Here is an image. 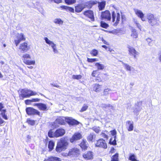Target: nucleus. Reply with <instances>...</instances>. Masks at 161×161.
<instances>
[{"mask_svg":"<svg viewBox=\"0 0 161 161\" xmlns=\"http://www.w3.org/2000/svg\"><path fill=\"white\" fill-rule=\"evenodd\" d=\"M69 143L67 141V137L61 138L57 143L56 150L57 152H61L66 150L68 146Z\"/></svg>","mask_w":161,"mask_h":161,"instance_id":"obj_1","label":"nucleus"},{"mask_svg":"<svg viewBox=\"0 0 161 161\" xmlns=\"http://www.w3.org/2000/svg\"><path fill=\"white\" fill-rule=\"evenodd\" d=\"M37 93L28 89H22L21 91L20 96L24 98H28L31 96H35Z\"/></svg>","mask_w":161,"mask_h":161,"instance_id":"obj_2","label":"nucleus"},{"mask_svg":"<svg viewBox=\"0 0 161 161\" xmlns=\"http://www.w3.org/2000/svg\"><path fill=\"white\" fill-rule=\"evenodd\" d=\"M22 60L23 62L27 65H34L36 64V61L35 60H30L28 59H30L31 57L30 55L27 53H25L22 55Z\"/></svg>","mask_w":161,"mask_h":161,"instance_id":"obj_3","label":"nucleus"},{"mask_svg":"<svg viewBox=\"0 0 161 161\" xmlns=\"http://www.w3.org/2000/svg\"><path fill=\"white\" fill-rule=\"evenodd\" d=\"M65 121L67 122V117H59L55 121L52 123V125L53 127L56 128L58 126V125L64 124Z\"/></svg>","mask_w":161,"mask_h":161,"instance_id":"obj_4","label":"nucleus"},{"mask_svg":"<svg viewBox=\"0 0 161 161\" xmlns=\"http://www.w3.org/2000/svg\"><path fill=\"white\" fill-rule=\"evenodd\" d=\"M26 111L28 115H37L40 117H41L42 115L39 111L31 107L26 108Z\"/></svg>","mask_w":161,"mask_h":161,"instance_id":"obj_5","label":"nucleus"},{"mask_svg":"<svg viewBox=\"0 0 161 161\" xmlns=\"http://www.w3.org/2000/svg\"><path fill=\"white\" fill-rule=\"evenodd\" d=\"M45 42L46 43L48 44L49 46H51L52 48L53 52L55 53H58V51L57 49V46L53 41H50L47 37H45L44 38Z\"/></svg>","mask_w":161,"mask_h":161,"instance_id":"obj_6","label":"nucleus"},{"mask_svg":"<svg viewBox=\"0 0 161 161\" xmlns=\"http://www.w3.org/2000/svg\"><path fill=\"white\" fill-rule=\"evenodd\" d=\"M112 22H114L115 25H117L120 21V14L116 12L113 11L112 13Z\"/></svg>","mask_w":161,"mask_h":161,"instance_id":"obj_7","label":"nucleus"},{"mask_svg":"<svg viewBox=\"0 0 161 161\" xmlns=\"http://www.w3.org/2000/svg\"><path fill=\"white\" fill-rule=\"evenodd\" d=\"M96 147L106 149L107 148V145L105 140L103 139H100L96 141L95 143Z\"/></svg>","mask_w":161,"mask_h":161,"instance_id":"obj_8","label":"nucleus"},{"mask_svg":"<svg viewBox=\"0 0 161 161\" xmlns=\"http://www.w3.org/2000/svg\"><path fill=\"white\" fill-rule=\"evenodd\" d=\"M25 38L24 37L23 33L18 34L16 35V37L14 39V42L16 45L17 46L21 41H25Z\"/></svg>","mask_w":161,"mask_h":161,"instance_id":"obj_9","label":"nucleus"},{"mask_svg":"<svg viewBox=\"0 0 161 161\" xmlns=\"http://www.w3.org/2000/svg\"><path fill=\"white\" fill-rule=\"evenodd\" d=\"M134 10L135 14L140 18L142 21H145V19L144 18V14L141 10L138 9H134Z\"/></svg>","mask_w":161,"mask_h":161,"instance_id":"obj_10","label":"nucleus"},{"mask_svg":"<svg viewBox=\"0 0 161 161\" xmlns=\"http://www.w3.org/2000/svg\"><path fill=\"white\" fill-rule=\"evenodd\" d=\"M102 19L109 20L111 19V14L108 10H106L102 13L101 15Z\"/></svg>","mask_w":161,"mask_h":161,"instance_id":"obj_11","label":"nucleus"},{"mask_svg":"<svg viewBox=\"0 0 161 161\" xmlns=\"http://www.w3.org/2000/svg\"><path fill=\"white\" fill-rule=\"evenodd\" d=\"M82 137L81 134L79 133L74 134L72 137L70 139V141L71 143H73L76 141L79 140Z\"/></svg>","mask_w":161,"mask_h":161,"instance_id":"obj_12","label":"nucleus"},{"mask_svg":"<svg viewBox=\"0 0 161 161\" xmlns=\"http://www.w3.org/2000/svg\"><path fill=\"white\" fill-rule=\"evenodd\" d=\"M69 154L72 156H77L80 154L79 150L77 148H74L69 151Z\"/></svg>","mask_w":161,"mask_h":161,"instance_id":"obj_13","label":"nucleus"},{"mask_svg":"<svg viewBox=\"0 0 161 161\" xmlns=\"http://www.w3.org/2000/svg\"><path fill=\"white\" fill-rule=\"evenodd\" d=\"M65 134L64 130L62 128H59L54 132V136L56 137H58L63 136Z\"/></svg>","mask_w":161,"mask_h":161,"instance_id":"obj_14","label":"nucleus"},{"mask_svg":"<svg viewBox=\"0 0 161 161\" xmlns=\"http://www.w3.org/2000/svg\"><path fill=\"white\" fill-rule=\"evenodd\" d=\"M127 47L128 48L129 54L130 55L133 56L135 58L136 55L137 54V52L133 47H131L129 45H128Z\"/></svg>","mask_w":161,"mask_h":161,"instance_id":"obj_15","label":"nucleus"},{"mask_svg":"<svg viewBox=\"0 0 161 161\" xmlns=\"http://www.w3.org/2000/svg\"><path fill=\"white\" fill-rule=\"evenodd\" d=\"M142 103L141 102H137L135 105L134 108V111L137 113L140 111L142 108Z\"/></svg>","mask_w":161,"mask_h":161,"instance_id":"obj_16","label":"nucleus"},{"mask_svg":"<svg viewBox=\"0 0 161 161\" xmlns=\"http://www.w3.org/2000/svg\"><path fill=\"white\" fill-rule=\"evenodd\" d=\"M122 64L123 65L124 68L127 71H130V73L131 72L133 73L135 71L134 68L128 64L125 63L123 62H122Z\"/></svg>","mask_w":161,"mask_h":161,"instance_id":"obj_17","label":"nucleus"},{"mask_svg":"<svg viewBox=\"0 0 161 161\" xmlns=\"http://www.w3.org/2000/svg\"><path fill=\"white\" fill-rule=\"evenodd\" d=\"M67 122L70 125H77L79 124V122L76 120L72 119V118L67 117Z\"/></svg>","mask_w":161,"mask_h":161,"instance_id":"obj_18","label":"nucleus"},{"mask_svg":"<svg viewBox=\"0 0 161 161\" xmlns=\"http://www.w3.org/2000/svg\"><path fill=\"white\" fill-rule=\"evenodd\" d=\"M84 14L89 18L92 21L94 20V17L93 12L91 10H89L85 11L84 13Z\"/></svg>","mask_w":161,"mask_h":161,"instance_id":"obj_19","label":"nucleus"},{"mask_svg":"<svg viewBox=\"0 0 161 161\" xmlns=\"http://www.w3.org/2000/svg\"><path fill=\"white\" fill-rule=\"evenodd\" d=\"M126 125L128 130L132 131L133 130V122L132 121H127L126 122Z\"/></svg>","mask_w":161,"mask_h":161,"instance_id":"obj_20","label":"nucleus"},{"mask_svg":"<svg viewBox=\"0 0 161 161\" xmlns=\"http://www.w3.org/2000/svg\"><path fill=\"white\" fill-rule=\"evenodd\" d=\"M84 158L86 159H91L93 158V153L92 152L89 151L85 153L83 155Z\"/></svg>","mask_w":161,"mask_h":161,"instance_id":"obj_21","label":"nucleus"},{"mask_svg":"<svg viewBox=\"0 0 161 161\" xmlns=\"http://www.w3.org/2000/svg\"><path fill=\"white\" fill-rule=\"evenodd\" d=\"M19 48L24 52H26L28 50L27 43L24 42L21 43L20 45Z\"/></svg>","mask_w":161,"mask_h":161,"instance_id":"obj_22","label":"nucleus"},{"mask_svg":"<svg viewBox=\"0 0 161 161\" xmlns=\"http://www.w3.org/2000/svg\"><path fill=\"white\" fill-rule=\"evenodd\" d=\"M148 23L151 26H152L159 24L158 20L156 17L153 19L150 20Z\"/></svg>","mask_w":161,"mask_h":161,"instance_id":"obj_23","label":"nucleus"},{"mask_svg":"<svg viewBox=\"0 0 161 161\" xmlns=\"http://www.w3.org/2000/svg\"><path fill=\"white\" fill-rule=\"evenodd\" d=\"M130 36L133 39H136L138 37V34L136 30L132 28L131 30Z\"/></svg>","mask_w":161,"mask_h":161,"instance_id":"obj_24","label":"nucleus"},{"mask_svg":"<svg viewBox=\"0 0 161 161\" xmlns=\"http://www.w3.org/2000/svg\"><path fill=\"white\" fill-rule=\"evenodd\" d=\"M38 108L39 109L42 111L47 110L48 109L46 104L42 103H39L38 104Z\"/></svg>","mask_w":161,"mask_h":161,"instance_id":"obj_25","label":"nucleus"},{"mask_svg":"<svg viewBox=\"0 0 161 161\" xmlns=\"http://www.w3.org/2000/svg\"><path fill=\"white\" fill-rule=\"evenodd\" d=\"M44 161H61L60 159L56 157H50L47 159H45Z\"/></svg>","mask_w":161,"mask_h":161,"instance_id":"obj_26","label":"nucleus"},{"mask_svg":"<svg viewBox=\"0 0 161 161\" xmlns=\"http://www.w3.org/2000/svg\"><path fill=\"white\" fill-rule=\"evenodd\" d=\"M86 141L83 140L80 144V147L83 149L84 150L87 149L88 147V144Z\"/></svg>","mask_w":161,"mask_h":161,"instance_id":"obj_27","label":"nucleus"},{"mask_svg":"<svg viewBox=\"0 0 161 161\" xmlns=\"http://www.w3.org/2000/svg\"><path fill=\"white\" fill-rule=\"evenodd\" d=\"M84 7L83 5L80 4L75 7V10L77 12H80L84 8Z\"/></svg>","mask_w":161,"mask_h":161,"instance_id":"obj_28","label":"nucleus"},{"mask_svg":"<svg viewBox=\"0 0 161 161\" xmlns=\"http://www.w3.org/2000/svg\"><path fill=\"white\" fill-rule=\"evenodd\" d=\"M53 22L56 24H58L59 25H62L64 21L61 19L60 18H56L54 19Z\"/></svg>","mask_w":161,"mask_h":161,"instance_id":"obj_29","label":"nucleus"},{"mask_svg":"<svg viewBox=\"0 0 161 161\" xmlns=\"http://www.w3.org/2000/svg\"><path fill=\"white\" fill-rule=\"evenodd\" d=\"M97 1H89L87 3H86V5L88 7V8H90L93 5L97 4Z\"/></svg>","mask_w":161,"mask_h":161,"instance_id":"obj_30","label":"nucleus"},{"mask_svg":"<svg viewBox=\"0 0 161 161\" xmlns=\"http://www.w3.org/2000/svg\"><path fill=\"white\" fill-rule=\"evenodd\" d=\"M101 86L95 84L93 87V90L96 92H99L101 90Z\"/></svg>","mask_w":161,"mask_h":161,"instance_id":"obj_31","label":"nucleus"},{"mask_svg":"<svg viewBox=\"0 0 161 161\" xmlns=\"http://www.w3.org/2000/svg\"><path fill=\"white\" fill-rule=\"evenodd\" d=\"M54 145L55 142L53 141H50L49 142L48 148L49 149V151H51L53 149Z\"/></svg>","mask_w":161,"mask_h":161,"instance_id":"obj_32","label":"nucleus"},{"mask_svg":"<svg viewBox=\"0 0 161 161\" xmlns=\"http://www.w3.org/2000/svg\"><path fill=\"white\" fill-rule=\"evenodd\" d=\"M147 17L148 22L155 17L154 15L151 13L148 14L147 15Z\"/></svg>","mask_w":161,"mask_h":161,"instance_id":"obj_33","label":"nucleus"},{"mask_svg":"<svg viewBox=\"0 0 161 161\" xmlns=\"http://www.w3.org/2000/svg\"><path fill=\"white\" fill-rule=\"evenodd\" d=\"M105 2L98 3V8L100 10H102L105 7Z\"/></svg>","mask_w":161,"mask_h":161,"instance_id":"obj_34","label":"nucleus"},{"mask_svg":"<svg viewBox=\"0 0 161 161\" xmlns=\"http://www.w3.org/2000/svg\"><path fill=\"white\" fill-rule=\"evenodd\" d=\"M95 65L98 70H103L104 68V66L103 64L98 63H96L95 64Z\"/></svg>","mask_w":161,"mask_h":161,"instance_id":"obj_35","label":"nucleus"},{"mask_svg":"<svg viewBox=\"0 0 161 161\" xmlns=\"http://www.w3.org/2000/svg\"><path fill=\"white\" fill-rule=\"evenodd\" d=\"M95 138V135L93 133H91L87 137L88 141L92 142V140Z\"/></svg>","mask_w":161,"mask_h":161,"instance_id":"obj_36","label":"nucleus"},{"mask_svg":"<svg viewBox=\"0 0 161 161\" xmlns=\"http://www.w3.org/2000/svg\"><path fill=\"white\" fill-rule=\"evenodd\" d=\"M129 159V160H131V161H137L136 160V156L134 154H130Z\"/></svg>","mask_w":161,"mask_h":161,"instance_id":"obj_37","label":"nucleus"},{"mask_svg":"<svg viewBox=\"0 0 161 161\" xmlns=\"http://www.w3.org/2000/svg\"><path fill=\"white\" fill-rule=\"evenodd\" d=\"M90 53L92 56H96L98 55V51L97 50L94 49L92 50Z\"/></svg>","mask_w":161,"mask_h":161,"instance_id":"obj_38","label":"nucleus"},{"mask_svg":"<svg viewBox=\"0 0 161 161\" xmlns=\"http://www.w3.org/2000/svg\"><path fill=\"white\" fill-rule=\"evenodd\" d=\"M76 2V0H65V3L68 4L75 3Z\"/></svg>","mask_w":161,"mask_h":161,"instance_id":"obj_39","label":"nucleus"},{"mask_svg":"<svg viewBox=\"0 0 161 161\" xmlns=\"http://www.w3.org/2000/svg\"><path fill=\"white\" fill-rule=\"evenodd\" d=\"M88 108V106L86 104H84L82 106L81 109L80 110V112H82L86 111Z\"/></svg>","mask_w":161,"mask_h":161,"instance_id":"obj_40","label":"nucleus"},{"mask_svg":"<svg viewBox=\"0 0 161 161\" xmlns=\"http://www.w3.org/2000/svg\"><path fill=\"white\" fill-rule=\"evenodd\" d=\"M118 154L114 155L112 158L111 161H118Z\"/></svg>","mask_w":161,"mask_h":161,"instance_id":"obj_41","label":"nucleus"},{"mask_svg":"<svg viewBox=\"0 0 161 161\" xmlns=\"http://www.w3.org/2000/svg\"><path fill=\"white\" fill-rule=\"evenodd\" d=\"M27 122L29 124L32 125H34L35 124V120L31 119H27Z\"/></svg>","mask_w":161,"mask_h":161,"instance_id":"obj_42","label":"nucleus"},{"mask_svg":"<svg viewBox=\"0 0 161 161\" xmlns=\"http://www.w3.org/2000/svg\"><path fill=\"white\" fill-rule=\"evenodd\" d=\"M92 129L97 133H99L101 131L100 128L99 127L95 126L93 127Z\"/></svg>","mask_w":161,"mask_h":161,"instance_id":"obj_43","label":"nucleus"},{"mask_svg":"<svg viewBox=\"0 0 161 161\" xmlns=\"http://www.w3.org/2000/svg\"><path fill=\"white\" fill-rule=\"evenodd\" d=\"M54 135V132H53L51 130H50L48 132V135L50 137H55Z\"/></svg>","mask_w":161,"mask_h":161,"instance_id":"obj_44","label":"nucleus"},{"mask_svg":"<svg viewBox=\"0 0 161 161\" xmlns=\"http://www.w3.org/2000/svg\"><path fill=\"white\" fill-rule=\"evenodd\" d=\"M116 137L112 138L110 139V143L112 145L116 144Z\"/></svg>","mask_w":161,"mask_h":161,"instance_id":"obj_45","label":"nucleus"},{"mask_svg":"<svg viewBox=\"0 0 161 161\" xmlns=\"http://www.w3.org/2000/svg\"><path fill=\"white\" fill-rule=\"evenodd\" d=\"M98 61V60L97 58H87V61L88 62L92 63Z\"/></svg>","mask_w":161,"mask_h":161,"instance_id":"obj_46","label":"nucleus"},{"mask_svg":"<svg viewBox=\"0 0 161 161\" xmlns=\"http://www.w3.org/2000/svg\"><path fill=\"white\" fill-rule=\"evenodd\" d=\"M82 76L80 75H73L72 76V78L73 79L78 80L81 79Z\"/></svg>","mask_w":161,"mask_h":161,"instance_id":"obj_47","label":"nucleus"},{"mask_svg":"<svg viewBox=\"0 0 161 161\" xmlns=\"http://www.w3.org/2000/svg\"><path fill=\"white\" fill-rule=\"evenodd\" d=\"M134 23L136 24L137 27L140 30H141V26L139 23L138 21L136 19H134Z\"/></svg>","mask_w":161,"mask_h":161,"instance_id":"obj_48","label":"nucleus"},{"mask_svg":"<svg viewBox=\"0 0 161 161\" xmlns=\"http://www.w3.org/2000/svg\"><path fill=\"white\" fill-rule=\"evenodd\" d=\"M109 104H103L101 105V107L104 109L106 110L109 107Z\"/></svg>","mask_w":161,"mask_h":161,"instance_id":"obj_49","label":"nucleus"},{"mask_svg":"<svg viewBox=\"0 0 161 161\" xmlns=\"http://www.w3.org/2000/svg\"><path fill=\"white\" fill-rule=\"evenodd\" d=\"M146 41L147 42L148 44L149 45H152L153 40L150 38H147L146 39Z\"/></svg>","mask_w":161,"mask_h":161,"instance_id":"obj_50","label":"nucleus"},{"mask_svg":"<svg viewBox=\"0 0 161 161\" xmlns=\"http://www.w3.org/2000/svg\"><path fill=\"white\" fill-rule=\"evenodd\" d=\"M110 132L111 135L114 136L113 137H116V131L115 130L111 131Z\"/></svg>","mask_w":161,"mask_h":161,"instance_id":"obj_51","label":"nucleus"},{"mask_svg":"<svg viewBox=\"0 0 161 161\" xmlns=\"http://www.w3.org/2000/svg\"><path fill=\"white\" fill-rule=\"evenodd\" d=\"M101 26L102 27L105 28H107L108 26V25L107 24L103 22L101 23Z\"/></svg>","mask_w":161,"mask_h":161,"instance_id":"obj_52","label":"nucleus"},{"mask_svg":"<svg viewBox=\"0 0 161 161\" xmlns=\"http://www.w3.org/2000/svg\"><path fill=\"white\" fill-rule=\"evenodd\" d=\"M66 11H70L71 12H74V8H73L71 7H67V8L66 9Z\"/></svg>","mask_w":161,"mask_h":161,"instance_id":"obj_53","label":"nucleus"},{"mask_svg":"<svg viewBox=\"0 0 161 161\" xmlns=\"http://www.w3.org/2000/svg\"><path fill=\"white\" fill-rule=\"evenodd\" d=\"M32 102L31 99H27L25 101V103L26 105H30L31 104Z\"/></svg>","mask_w":161,"mask_h":161,"instance_id":"obj_54","label":"nucleus"},{"mask_svg":"<svg viewBox=\"0 0 161 161\" xmlns=\"http://www.w3.org/2000/svg\"><path fill=\"white\" fill-rule=\"evenodd\" d=\"M31 100V101L32 102H32H39L40 101V99H38L37 98H33Z\"/></svg>","mask_w":161,"mask_h":161,"instance_id":"obj_55","label":"nucleus"},{"mask_svg":"<svg viewBox=\"0 0 161 161\" xmlns=\"http://www.w3.org/2000/svg\"><path fill=\"white\" fill-rule=\"evenodd\" d=\"M111 90L110 89L107 88L104 89V95H106Z\"/></svg>","mask_w":161,"mask_h":161,"instance_id":"obj_56","label":"nucleus"},{"mask_svg":"<svg viewBox=\"0 0 161 161\" xmlns=\"http://www.w3.org/2000/svg\"><path fill=\"white\" fill-rule=\"evenodd\" d=\"M62 156L65 157H67L68 156H70V155L69 154V152L68 153H64L62 154Z\"/></svg>","mask_w":161,"mask_h":161,"instance_id":"obj_57","label":"nucleus"},{"mask_svg":"<svg viewBox=\"0 0 161 161\" xmlns=\"http://www.w3.org/2000/svg\"><path fill=\"white\" fill-rule=\"evenodd\" d=\"M53 1L57 3H62V0H53Z\"/></svg>","mask_w":161,"mask_h":161,"instance_id":"obj_58","label":"nucleus"},{"mask_svg":"<svg viewBox=\"0 0 161 161\" xmlns=\"http://www.w3.org/2000/svg\"><path fill=\"white\" fill-rule=\"evenodd\" d=\"M109 106L108 108H110L111 109H112V110L115 109V107H114V106L112 105L111 104H109Z\"/></svg>","mask_w":161,"mask_h":161,"instance_id":"obj_59","label":"nucleus"},{"mask_svg":"<svg viewBox=\"0 0 161 161\" xmlns=\"http://www.w3.org/2000/svg\"><path fill=\"white\" fill-rule=\"evenodd\" d=\"M67 6H62L60 7V8H62L63 9H64L66 10L67 8Z\"/></svg>","mask_w":161,"mask_h":161,"instance_id":"obj_60","label":"nucleus"},{"mask_svg":"<svg viewBox=\"0 0 161 161\" xmlns=\"http://www.w3.org/2000/svg\"><path fill=\"white\" fill-rule=\"evenodd\" d=\"M101 135H102V136L104 138H107L108 136H107L106 135L105 133H102L101 134Z\"/></svg>","mask_w":161,"mask_h":161,"instance_id":"obj_61","label":"nucleus"},{"mask_svg":"<svg viewBox=\"0 0 161 161\" xmlns=\"http://www.w3.org/2000/svg\"><path fill=\"white\" fill-rule=\"evenodd\" d=\"M2 115L3 118H4L5 119H7V115H5L4 113H2Z\"/></svg>","mask_w":161,"mask_h":161,"instance_id":"obj_62","label":"nucleus"},{"mask_svg":"<svg viewBox=\"0 0 161 161\" xmlns=\"http://www.w3.org/2000/svg\"><path fill=\"white\" fill-rule=\"evenodd\" d=\"M158 59L159 61L161 63V52L159 53Z\"/></svg>","mask_w":161,"mask_h":161,"instance_id":"obj_63","label":"nucleus"},{"mask_svg":"<svg viewBox=\"0 0 161 161\" xmlns=\"http://www.w3.org/2000/svg\"><path fill=\"white\" fill-rule=\"evenodd\" d=\"M102 41L103 42V43L106 45H108V42H107L106 41H105L104 39L103 38L102 39Z\"/></svg>","mask_w":161,"mask_h":161,"instance_id":"obj_64","label":"nucleus"}]
</instances>
